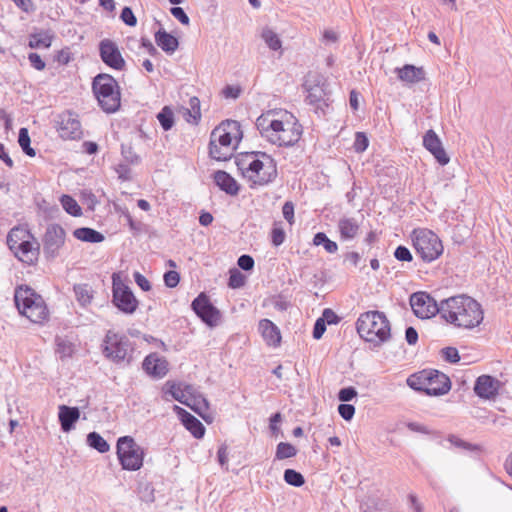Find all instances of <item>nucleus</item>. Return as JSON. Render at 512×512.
<instances>
[{"mask_svg":"<svg viewBox=\"0 0 512 512\" xmlns=\"http://www.w3.org/2000/svg\"><path fill=\"white\" fill-rule=\"evenodd\" d=\"M441 310V318L457 328L472 329L484 318L481 304L466 294L441 300Z\"/></svg>","mask_w":512,"mask_h":512,"instance_id":"obj_1","label":"nucleus"},{"mask_svg":"<svg viewBox=\"0 0 512 512\" xmlns=\"http://www.w3.org/2000/svg\"><path fill=\"white\" fill-rule=\"evenodd\" d=\"M359 336L375 347L381 346L391 337L390 322L384 312L375 310L360 314L356 322Z\"/></svg>","mask_w":512,"mask_h":512,"instance_id":"obj_2","label":"nucleus"},{"mask_svg":"<svg viewBox=\"0 0 512 512\" xmlns=\"http://www.w3.org/2000/svg\"><path fill=\"white\" fill-rule=\"evenodd\" d=\"M14 303L19 313L33 323L42 324L49 319V310L43 297L28 285L16 286Z\"/></svg>","mask_w":512,"mask_h":512,"instance_id":"obj_3","label":"nucleus"},{"mask_svg":"<svg viewBox=\"0 0 512 512\" xmlns=\"http://www.w3.org/2000/svg\"><path fill=\"white\" fill-rule=\"evenodd\" d=\"M92 92L105 113L112 114L120 109V87L112 75L107 73L97 74L92 80Z\"/></svg>","mask_w":512,"mask_h":512,"instance_id":"obj_4","label":"nucleus"},{"mask_svg":"<svg viewBox=\"0 0 512 512\" xmlns=\"http://www.w3.org/2000/svg\"><path fill=\"white\" fill-rule=\"evenodd\" d=\"M413 247L420 258L427 263L438 259L443 253V244L436 233L429 229H415L412 232Z\"/></svg>","mask_w":512,"mask_h":512,"instance_id":"obj_5","label":"nucleus"},{"mask_svg":"<svg viewBox=\"0 0 512 512\" xmlns=\"http://www.w3.org/2000/svg\"><path fill=\"white\" fill-rule=\"evenodd\" d=\"M278 123H282V129H275L271 133L270 143L278 147H293L302 137L303 126L299 120L290 112L284 111Z\"/></svg>","mask_w":512,"mask_h":512,"instance_id":"obj_6","label":"nucleus"},{"mask_svg":"<svg viewBox=\"0 0 512 512\" xmlns=\"http://www.w3.org/2000/svg\"><path fill=\"white\" fill-rule=\"evenodd\" d=\"M102 353L106 359L115 364L123 361L131 362L132 356H128L129 349L132 351L131 342L124 334L108 330L101 345Z\"/></svg>","mask_w":512,"mask_h":512,"instance_id":"obj_7","label":"nucleus"},{"mask_svg":"<svg viewBox=\"0 0 512 512\" xmlns=\"http://www.w3.org/2000/svg\"><path fill=\"white\" fill-rule=\"evenodd\" d=\"M144 450L131 436H122L117 440V456L122 469L137 471L143 466Z\"/></svg>","mask_w":512,"mask_h":512,"instance_id":"obj_8","label":"nucleus"},{"mask_svg":"<svg viewBox=\"0 0 512 512\" xmlns=\"http://www.w3.org/2000/svg\"><path fill=\"white\" fill-rule=\"evenodd\" d=\"M112 304L126 315H132L139 306L133 291L121 281L117 273L112 275Z\"/></svg>","mask_w":512,"mask_h":512,"instance_id":"obj_9","label":"nucleus"},{"mask_svg":"<svg viewBox=\"0 0 512 512\" xmlns=\"http://www.w3.org/2000/svg\"><path fill=\"white\" fill-rule=\"evenodd\" d=\"M278 176L276 162H264L255 158L248 163V179L250 187L266 186L274 182Z\"/></svg>","mask_w":512,"mask_h":512,"instance_id":"obj_10","label":"nucleus"},{"mask_svg":"<svg viewBox=\"0 0 512 512\" xmlns=\"http://www.w3.org/2000/svg\"><path fill=\"white\" fill-rule=\"evenodd\" d=\"M66 232L64 228L57 223L49 224L42 237L43 254L48 261L56 259L60 254V249L64 246Z\"/></svg>","mask_w":512,"mask_h":512,"instance_id":"obj_11","label":"nucleus"},{"mask_svg":"<svg viewBox=\"0 0 512 512\" xmlns=\"http://www.w3.org/2000/svg\"><path fill=\"white\" fill-rule=\"evenodd\" d=\"M54 127L63 140H76L82 136L81 123L78 115L72 110H65L54 120Z\"/></svg>","mask_w":512,"mask_h":512,"instance_id":"obj_12","label":"nucleus"},{"mask_svg":"<svg viewBox=\"0 0 512 512\" xmlns=\"http://www.w3.org/2000/svg\"><path fill=\"white\" fill-rule=\"evenodd\" d=\"M191 309L208 327H215L221 319L220 310L213 305L209 296L201 292L191 303Z\"/></svg>","mask_w":512,"mask_h":512,"instance_id":"obj_13","label":"nucleus"},{"mask_svg":"<svg viewBox=\"0 0 512 512\" xmlns=\"http://www.w3.org/2000/svg\"><path fill=\"white\" fill-rule=\"evenodd\" d=\"M410 304L414 314L420 319H427L439 314L441 316V301L438 303L427 292L413 293Z\"/></svg>","mask_w":512,"mask_h":512,"instance_id":"obj_14","label":"nucleus"},{"mask_svg":"<svg viewBox=\"0 0 512 512\" xmlns=\"http://www.w3.org/2000/svg\"><path fill=\"white\" fill-rule=\"evenodd\" d=\"M99 56L106 66L117 71L125 69V59L114 41L110 39L101 40L99 43Z\"/></svg>","mask_w":512,"mask_h":512,"instance_id":"obj_15","label":"nucleus"},{"mask_svg":"<svg viewBox=\"0 0 512 512\" xmlns=\"http://www.w3.org/2000/svg\"><path fill=\"white\" fill-rule=\"evenodd\" d=\"M428 379L426 380L425 395L442 396L447 394L451 389V380L443 372L436 369H426Z\"/></svg>","mask_w":512,"mask_h":512,"instance_id":"obj_16","label":"nucleus"},{"mask_svg":"<svg viewBox=\"0 0 512 512\" xmlns=\"http://www.w3.org/2000/svg\"><path fill=\"white\" fill-rule=\"evenodd\" d=\"M16 249L12 251L14 256L21 262L31 266L35 265L40 255V243L34 237L19 242Z\"/></svg>","mask_w":512,"mask_h":512,"instance_id":"obj_17","label":"nucleus"},{"mask_svg":"<svg viewBox=\"0 0 512 512\" xmlns=\"http://www.w3.org/2000/svg\"><path fill=\"white\" fill-rule=\"evenodd\" d=\"M501 382L496 377L483 374L477 377L474 383V393L481 399H495L499 394Z\"/></svg>","mask_w":512,"mask_h":512,"instance_id":"obj_18","label":"nucleus"},{"mask_svg":"<svg viewBox=\"0 0 512 512\" xmlns=\"http://www.w3.org/2000/svg\"><path fill=\"white\" fill-rule=\"evenodd\" d=\"M218 128H220L221 132H219L216 137V144L222 146L223 150L231 151L230 147L232 140L236 139L237 141H240L243 137L238 121L226 120L225 122H222Z\"/></svg>","mask_w":512,"mask_h":512,"instance_id":"obj_19","label":"nucleus"},{"mask_svg":"<svg viewBox=\"0 0 512 512\" xmlns=\"http://www.w3.org/2000/svg\"><path fill=\"white\" fill-rule=\"evenodd\" d=\"M143 370L154 379L165 377L169 371V363L165 357L158 353L148 354L142 362Z\"/></svg>","mask_w":512,"mask_h":512,"instance_id":"obj_20","label":"nucleus"},{"mask_svg":"<svg viewBox=\"0 0 512 512\" xmlns=\"http://www.w3.org/2000/svg\"><path fill=\"white\" fill-rule=\"evenodd\" d=\"M423 146L436 159V161L445 166L449 163L450 157L447 155L439 136L433 129H429L423 136Z\"/></svg>","mask_w":512,"mask_h":512,"instance_id":"obj_21","label":"nucleus"},{"mask_svg":"<svg viewBox=\"0 0 512 512\" xmlns=\"http://www.w3.org/2000/svg\"><path fill=\"white\" fill-rule=\"evenodd\" d=\"M174 411L179 417L184 427L196 438L202 439L205 435L206 428L203 423L193 414L184 408L174 405Z\"/></svg>","mask_w":512,"mask_h":512,"instance_id":"obj_22","label":"nucleus"},{"mask_svg":"<svg viewBox=\"0 0 512 512\" xmlns=\"http://www.w3.org/2000/svg\"><path fill=\"white\" fill-rule=\"evenodd\" d=\"M274 114L272 110H269L267 113L261 114L255 122V126L257 130L260 132V135L265 138L268 142L271 139V133L276 131L275 129H282L283 124L278 123L279 119H272L271 116Z\"/></svg>","mask_w":512,"mask_h":512,"instance_id":"obj_23","label":"nucleus"},{"mask_svg":"<svg viewBox=\"0 0 512 512\" xmlns=\"http://www.w3.org/2000/svg\"><path fill=\"white\" fill-rule=\"evenodd\" d=\"M258 329L268 346L278 347L281 344V332L275 323L269 319H261Z\"/></svg>","mask_w":512,"mask_h":512,"instance_id":"obj_24","label":"nucleus"},{"mask_svg":"<svg viewBox=\"0 0 512 512\" xmlns=\"http://www.w3.org/2000/svg\"><path fill=\"white\" fill-rule=\"evenodd\" d=\"M215 184L219 189L230 196L238 195L240 184L228 172L217 170L213 174Z\"/></svg>","mask_w":512,"mask_h":512,"instance_id":"obj_25","label":"nucleus"},{"mask_svg":"<svg viewBox=\"0 0 512 512\" xmlns=\"http://www.w3.org/2000/svg\"><path fill=\"white\" fill-rule=\"evenodd\" d=\"M58 418L63 432H69L75 428V424L80 418V410L78 407L67 405L59 406Z\"/></svg>","mask_w":512,"mask_h":512,"instance_id":"obj_26","label":"nucleus"},{"mask_svg":"<svg viewBox=\"0 0 512 512\" xmlns=\"http://www.w3.org/2000/svg\"><path fill=\"white\" fill-rule=\"evenodd\" d=\"M397 77L406 83L415 84L425 79L426 72L423 67H416L413 64H405L403 67L395 68Z\"/></svg>","mask_w":512,"mask_h":512,"instance_id":"obj_27","label":"nucleus"},{"mask_svg":"<svg viewBox=\"0 0 512 512\" xmlns=\"http://www.w3.org/2000/svg\"><path fill=\"white\" fill-rule=\"evenodd\" d=\"M156 44L166 53L172 54L179 47V40L177 37L168 33L165 29L160 28L154 34Z\"/></svg>","mask_w":512,"mask_h":512,"instance_id":"obj_28","label":"nucleus"},{"mask_svg":"<svg viewBox=\"0 0 512 512\" xmlns=\"http://www.w3.org/2000/svg\"><path fill=\"white\" fill-rule=\"evenodd\" d=\"M219 132H221L220 128H215L210 135L209 156L216 161H228L233 154L229 150H223L222 146L216 144V137Z\"/></svg>","mask_w":512,"mask_h":512,"instance_id":"obj_29","label":"nucleus"},{"mask_svg":"<svg viewBox=\"0 0 512 512\" xmlns=\"http://www.w3.org/2000/svg\"><path fill=\"white\" fill-rule=\"evenodd\" d=\"M27 238L34 239V235L30 232L29 229L23 226H15L13 227L7 234L6 243L8 248L11 250L16 249L17 245H20L19 242L24 241Z\"/></svg>","mask_w":512,"mask_h":512,"instance_id":"obj_30","label":"nucleus"},{"mask_svg":"<svg viewBox=\"0 0 512 512\" xmlns=\"http://www.w3.org/2000/svg\"><path fill=\"white\" fill-rule=\"evenodd\" d=\"M54 37V33L50 29L31 33L29 35L28 46L32 49H38L41 47L49 48L52 44Z\"/></svg>","mask_w":512,"mask_h":512,"instance_id":"obj_31","label":"nucleus"},{"mask_svg":"<svg viewBox=\"0 0 512 512\" xmlns=\"http://www.w3.org/2000/svg\"><path fill=\"white\" fill-rule=\"evenodd\" d=\"M325 91L320 86L311 87L308 90V95L306 97V102L314 106L316 110H321L324 112V108L328 107V99H325Z\"/></svg>","mask_w":512,"mask_h":512,"instance_id":"obj_32","label":"nucleus"},{"mask_svg":"<svg viewBox=\"0 0 512 512\" xmlns=\"http://www.w3.org/2000/svg\"><path fill=\"white\" fill-rule=\"evenodd\" d=\"M73 236L80 241L88 243H100L105 240V236L101 232L90 227H80L75 229L73 231Z\"/></svg>","mask_w":512,"mask_h":512,"instance_id":"obj_33","label":"nucleus"},{"mask_svg":"<svg viewBox=\"0 0 512 512\" xmlns=\"http://www.w3.org/2000/svg\"><path fill=\"white\" fill-rule=\"evenodd\" d=\"M340 236L344 240L353 239L359 230V225L354 218H343L338 223Z\"/></svg>","mask_w":512,"mask_h":512,"instance_id":"obj_34","label":"nucleus"},{"mask_svg":"<svg viewBox=\"0 0 512 512\" xmlns=\"http://www.w3.org/2000/svg\"><path fill=\"white\" fill-rule=\"evenodd\" d=\"M428 374L429 373L426 372V369H423L419 372H416V373L410 375L407 378V385L411 389L425 394V386H426L425 379H428V376H427Z\"/></svg>","mask_w":512,"mask_h":512,"instance_id":"obj_35","label":"nucleus"},{"mask_svg":"<svg viewBox=\"0 0 512 512\" xmlns=\"http://www.w3.org/2000/svg\"><path fill=\"white\" fill-rule=\"evenodd\" d=\"M87 444L99 453H106L110 450L108 442L96 431L88 433Z\"/></svg>","mask_w":512,"mask_h":512,"instance_id":"obj_36","label":"nucleus"},{"mask_svg":"<svg viewBox=\"0 0 512 512\" xmlns=\"http://www.w3.org/2000/svg\"><path fill=\"white\" fill-rule=\"evenodd\" d=\"M74 292L76 299L81 306L86 307L91 303L93 295L92 290L88 284L74 285Z\"/></svg>","mask_w":512,"mask_h":512,"instance_id":"obj_37","label":"nucleus"},{"mask_svg":"<svg viewBox=\"0 0 512 512\" xmlns=\"http://www.w3.org/2000/svg\"><path fill=\"white\" fill-rule=\"evenodd\" d=\"M157 119L164 131H169L175 125V116L173 110L169 106H164L157 114Z\"/></svg>","mask_w":512,"mask_h":512,"instance_id":"obj_38","label":"nucleus"},{"mask_svg":"<svg viewBox=\"0 0 512 512\" xmlns=\"http://www.w3.org/2000/svg\"><path fill=\"white\" fill-rule=\"evenodd\" d=\"M63 209L71 216L78 217L82 215V209L77 201L68 194H63L60 198Z\"/></svg>","mask_w":512,"mask_h":512,"instance_id":"obj_39","label":"nucleus"},{"mask_svg":"<svg viewBox=\"0 0 512 512\" xmlns=\"http://www.w3.org/2000/svg\"><path fill=\"white\" fill-rule=\"evenodd\" d=\"M261 37L271 50L277 51L281 49L282 41L279 38L278 34L275 33L272 29L265 27L262 30Z\"/></svg>","mask_w":512,"mask_h":512,"instance_id":"obj_40","label":"nucleus"},{"mask_svg":"<svg viewBox=\"0 0 512 512\" xmlns=\"http://www.w3.org/2000/svg\"><path fill=\"white\" fill-rule=\"evenodd\" d=\"M313 244L315 246H323L328 253H336L338 245L332 241L324 232H317L313 237Z\"/></svg>","mask_w":512,"mask_h":512,"instance_id":"obj_41","label":"nucleus"},{"mask_svg":"<svg viewBox=\"0 0 512 512\" xmlns=\"http://www.w3.org/2000/svg\"><path fill=\"white\" fill-rule=\"evenodd\" d=\"M18 143L26 155L30 157H34L36 155L35 149L32 148L30 145L31 139L27 128H20L18 135Z\"/></svg>","mask_w":512,"mask_h":512,"instance_id":"obj_42","label":"nucleus"},{"mask_svg":"<svg viewBox=\"0 0 512 512\" xmlns=\"http://www.w3.org/2000/svg\"><path fill=\"white\" fill-rule=\"evenodd\" d=\"M284 481L293 487H301L305 484L304 476L297 470L288 468L283 474Z\"/></svg>","mask_w":512,"mask_h":512,"instance_id":"obj_43","label":"nucleus"},{"mask_svg":"<svg viewBox=\"0 0 512 512\" xmlns=\"http://www.w3.org/2000/svg\"><path fill=\"white\" fill-rule=\"evenodd\" d=\"M296 454L297 449L295 448V446L288 442H280L276 448L275 458L278 460H283L287 458H292L296 456Z\"/></svg>","mask_w":512,"mask_h":512,"instance_id":"obj_44","label":"nucleus"},{"mask_svg":"<svg viewBox=\"0 0 512 512\" xmlns=\"http://www.w3.org/2000/svg\"><path fill=\"white\" fill-rule=\"evenodd\" d=\"M246 276L241 273L237 268L229 270L228 286L232 289H238L245 285Z\"/></svg>","mask_w":512,"mask_h":512,"instance_id":"obj_45","label":"nucleus"},{"mask_svg":"<svg viewBox=\"0 0 512 512\" xmlns=\"http://www.w3.org/2000/svg\"><path fill=\"white\" fill-rule=\"evenodd\" d=\"M162 391L165 395H170L174 400L183 404H187L185 401H183L184 395L180 388L177 387L175 382L167 381L163 386Z\"/></svg>","mask_w":512,"mask_h":512,"instance_id":"obj_46","label":"nucleus"},{"mask_svg":"<svg viewBox=\"0 0 512 512\" xmlns=\"http://www.w3.org/2000/svg\"><path fill=\"white\" fill-rule=\"evenodd\" d=\"M121 154L128 164L138 165L141 162V157L131 145L121 144Z\"/></svg>","mask_w":512,"mask_h":512,"instance_id":"obj_47","label":"nucleus"},{"mask_svg":"<svg viewBox=\"0 0 512 512\" xmlns=\"http://www.w3.org/2000/svg\"><path fill=\"white\" fill-rule=\"evenodd\" d=\"M440 354H441L442 358L450 364H456L461 359L457 348L452 347V346L442 348L440 350Z\"/></svg>","mask_w":512,"mask_h":512,"instance_id":"obj_48","label":"nucleus"},{"mask_svg":"<svg viewBox=\"0 0 512 512\" xmlns=\"http://www.w3.org/2000/svg\"><path fill=\"white\" fill-rule=\"evenodd\" d=\"M369 146V139L364 132H356L354 150L358 153L364 152Z\"/></svg>","mask_w":512,"mask_h":512,"instance_id":"obj_49","label":"nucleus"},{"mask_svg":"<svg viewBox=\"0 0 512 512\" xmlns=\"http://www.w3.org/2000/svg\"><path fill=\"white\" fill-rule=\"evenodd\" d=\"M189 106L191 108V110H189V114L193 118V123L198 124L201 119L199 98L196 96L191 97L189 99Z\"/></svg>","mask_w":512,"mask_h":512,"instance_id":"obj_50","label":"nucleus"},{"mask_svg":"<svg viewBox=\"0 0 512 512\" xmlns=\"http://www.w3.org/2000/svg\"><path fill=\"white\" fill-rule=\"evenodd\" d=\"M120 19L129 27H134L137 25V18L129 6H125L122 8L120 13Z\"/></svg>","mask_w":512,"mask_h":512,"instance_id":"obj_51","label":"nucleus"},{"mask_svg":"<svg viewBox=\"0 0 512 512\" xmlns=\"http://www.w3.org/2000/svg\"><path fill=\"white\" fill-rule=\"evenodd\" d=\"M180 278L179 272L175 270H168L163 276L165 286L168 288H175L179 284Z\"/></svg>","mask_w":512,"mask_h":512,"instance_id":"obj_52","label":"nucleus"},{"mask_svg":"<svg viewBox=\"0 0 512 512\" xmlns=\"http://www.w3.org/2000/svg\"><path fill=\"white\" fill-rule=\"evenodd\" d=\"M338 413L345 421H350L355 415V407L352 404L342 402L338 405Z\"/></svg>","mask_w":512,"mask_h":512,"instance_id":"obj_53","label":"nucleus"},{"mask_svg":"<svg viewBox=\"0 0 512 512\" xmlns=\"http://www.w3.org/2000/svg\"><path fill=\"white\" fill-rule=\"evenodd\" d=\"M357 396V390L353 386L341 388L337 394V398L341 402H349Z\"/></svg>","mask_w":512,"mask_h":512,"instance_id":"obj_54","label":"nucleus"},{"mask_svg":"<svg viewBox=\"0 0 512 512\" xmlns=\"http://www.w3.org/2000/svg\"><path fill=\"white\" fill-rule=\"evenodd\" d=\"M394 257L401 262H411L413 260L411 251L404 245L397 246Z\"/></svg>","mask_w":512,"mask_h":512,"instance_id":"obj_55","label":"nucleus"},{"mask_svg":"<svg viewBox=\"0 0 512 512\" xmlns=\"http://www.w3.org/2000/svg\"><path fill=\"white\" fill-rule=\"evenodd\" d=\"M237 265L244 271H251L254 268L255 261L251 255L243 254L238 258Z\"/></svg>","mask_w":512,"mask_h":512,"instance_id":"obj_56","label":"nucleus"},{"mask_svg":"<svg viewBox=\"0 0 512 512\" xmlns=\"http://www.w3.org/2000/svg\"><path fill=\"white\" fill-rule=\"evenodd\" d=\"M251 159L252 156L250 155V152H244L236 157L235 163L239 170H241L243 173L244 171L248 173V163L251 161Z\"/></svg>","mask_w":512,"mask_h":512,"instance_id":"obj_57","label":"nucleus"},{"mask_svg":"<svg viewBox=\"0 0 512 512\" xmlns=\"http://www.w3.org/2000/svg\"><path fill=\"white\" fill-rule=\"evenodd\" d=\"M28 59L33 68L38 71H42L46 67L45 61L41 58V56L36 52H31L28 54Z\"/></svg>","mask_w":512,"mask_h":512,"instance_id":"obj_58","label":"nucleus"},{"mask_svg":"<svg viewBox=\"0 0 512 512\" xmlns=\"http://www.w3.org/2000/svg\"><path fill=\"white\" fill-rule=\"evenodd\" d=\"M170 13L183 25H189L190 19L183 8L174 6L170 9Z\"/></svg>","mask_w":512,"mask_h":512,"instance_id":"obj_59","label":"nucleus"},{"mask_svg":"<svg viewBox=\"0 0 512 512\" xmlns=\"http://www.w3.org/2000/svg\"><path fill=\"white\" fill-rule=\"evenodd\" d=\"M285 240V231L283 228L274 227L271 231V242L274 246H280Z\"/></svg>","mask_w":512,"mask_h":512,"instance_id":"obj_60","label":"nucleus"},{"mask_svg":"<svg viewBox=\"0 0 512 512\" xmlns=\"http://www.w3.org/2000/svg\"><path fill=\"white\" fill-rule=\"evenodd\" d=\"M321 319L327 324H338L341 318L330 308L324 309Z\"/></svg>","mask_w":512,"mask_h":512,"instance_id":"obj_61","label":"nucleus"},{"mask_svg":"<svg viewBox=\"0 0 512 512\" xmlns=\"http://www.w3.org/2000/svg\"><path fill=\"white\" fill-rule=\"evenodd\" d=\"M282 214L289 224L294 223V204L292 201H286L282 207Z\"/></svg>","mask_w":512,"mask_h":512,"instance_id":"obj_62","label":"nucleus"},{"mask_svg":"<svg viewBox=\"0 0 512 512\" xmlns=\"http://www.w3.org/2000/svg\"><path fill=\"white\" fill-rule=\"evenodd\" d=\"M325 331H326V323L320 317L314 323L312 336L314 339L319 340L322 338Z\"/></svg>","mask_w":512,"mask_h":512,"instance_id":"obj_63","label":"nucleus"},{"mask_svg":"<svg viewBox=\"0 0 512 512\" xmlns=\"http://www.w3.org/2000/svg\"><path fill=\"white\" fill-rule=\"evenodd\" d=\"M134 280L135 283L145 292H148L151 290L152 286L151 283L148 281V279L142 275L140 272L134 273Z\"/></svg>","mask_w":512,"mask_h":512,"instance_id":"obj_64","label":"nucleus"}]
</instances>
